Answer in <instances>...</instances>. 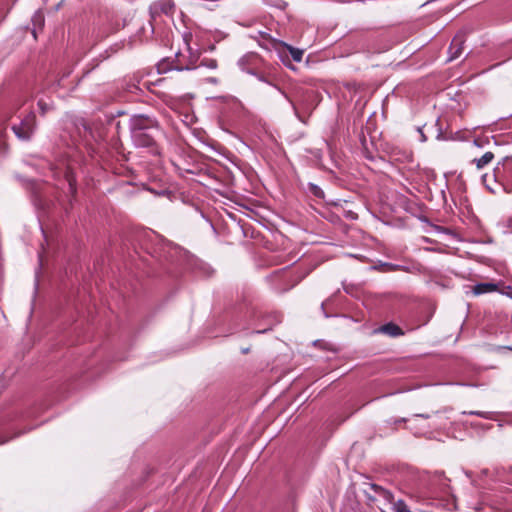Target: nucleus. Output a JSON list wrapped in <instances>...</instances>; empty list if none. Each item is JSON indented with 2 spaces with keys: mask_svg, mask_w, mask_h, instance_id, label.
Segmentation results:
<instances>
[{
  "mask_svg": "<svg viewBox=\"0 0 512 512\" xmlns=\"http://www.w3.org/2000/svg\"><path fill=\"white\" fill-rule=\"evenodd\" d=\"M419 416L423 417V418H428V415H424V414H420Z\"/></svg>",
  "mask_w": 512,
  "mask_h": 512,
  "instance_id": "obj_20",
  "label": "nucleus"
},
{
  "mask_svg": "<svg viewBox=\"0 0 512 512\" xmlns=\"http://www.w3.org/2000/svg\"><path fill=\"white\" fill-rule=\"evenodd\" d=\"M36 129V116L34 112L28 113L19 125H13L12 130L20 140H30Z\"/></svg>",
  "mask_w": 512,
  "mask_h": 512,
  "instance_id": "obj_2",
  "label": "nucleus"
},
{
  "mask_svg": "<svg viewBox=\"0 0 512 512\" xmlns=\"http://www.w3.org/2000/svg\"><path fill=\"white\" fill-rule=\"evenodd\" d=\"M508 289H509L510 291H509V292H506V294L512 298V288H511V287H508Z\"/></svg>",
  "mask_w": 512,
  "mask_h": 512,
  "instance_id": "obj_18",
  "label": "nucleus"
},
{
  "mask_svg": "<svg viewBox=\"0 0 512 512\" xmlns=\"http://www.w3.org/2000/svg\"><path fill=\"white\" fill-rule=\"evenodd\" d=\"M207 66L210 67V68H216V66H217L216 61L215 60H210L209 64H207Z\"/></svg>",
  "mask_w": 512,
  "mask_h": 512,
  "instance_id": "obj_15",
  "label": "nucleus"
},
{
  "mask_svg": "<svg viewBox=\"0 0 512 512\" xmlns=\"http://www.w3.org/2000/svg\"><path fill=\"white\" fill-rule=\"evenodd\" d=\"M157 69L159 73H165L170 70L171 67L169 66V62L167 60H163L157 64Z\"/></svg>",
  "mask_w": 512,
  "mask_h": 512,
  "instance_id": "obj_12",
  "label": "nucleus"
},
{
  "mask_svg": "<svg viewBox=\"0 0 512 512\" xmlns=\"http://www.w3.org/2000/svg\"><path fill=\"white\" fill-rule=\"evenodd\" d=\"M469 414H471V415H477V416H481V417H483V416H484V414H483L482 412H478V411H471V412H469Z\"/></svg>",
  "mask_w": 512,
  "mask_h": 512,
  "instance_id": "obj_16",
  "label": "nucleus"
},
{
  "mask_svg": "<svg viewBox=\"0 0 512 512\" xmlns=\"http://www.w3.org/2000/svg\"><path fill=\"white\" fill-rule=\"evenodd\" d=\"M2 133H3V130H0V136L2 135Z\"/></svg>",
  "mask_w": 512,
  "mask_h": 512,
  "instance_id": "obj_21",
  "label": "nucleus"
},
{
  "mask_svg": "<svg viewBox=\"0 0 512 512\" xmlns=\"http://www.w3.org/2000/svg\"><path fill=\"white\" fill-rule=\"evenodd\" d=\"M69 187H70V189H71V191H72V192H74V191H75V187H74V184H73V182H72V180H71V179H69Z\"/></svg>",
  "mask_w": 512,
  "mask_h": 512,
  "instance_id": "obj_17",
  "label": "nucleus"
},
{
  "mask_svg": "<svg viewBox=\"0 0 512 512\" xmlns=\"http://www.w3.org/2000/svg\"><path fill=\"white\" fill-rule=\"evenodd\" d=\"M157 127V122L144 115H135L130 119V131H152Z\"/></svg>",
  "mask_w": 512,
  "mask_h": 512,
  "instance_id": "obj_4",
  "label": "nucleus"
},
{
  "mask_svg": "<svg viewBox=\"0 0 512 512\" xmlns=\"http://www.w3.org/2000/svg\"><path fill=\"white\" fill-rule=\"evenodd\" d=\"M393 510L395 512H412L410 511L406 503L401 499L393 502Z\"/></svg>",
  "mask_w": 512,
  "mask_h": 512,
  "instance_id": "obj_11",
  "label": "nucleus"
},
{
  "mask_svg": "<svg viewBox=\"0 0 512 512\" xmlns=\"http://www.w3.org/2000/svg\"><path fill=\"white\" fill-rule=\"evenodd\" d=\"M488 183L491 185V186H495V182L493 181V179L489 180Z\"/></svg>",
  "mask_w": 512,
  "mask_h": 512,
  "instance_id": "obj_19",
  "label": "nucleus"
},
{
  "mask_svg": "<svg viewBox=\"0 0 512 512\" xmlns=\"http://www.w3.org/2000/svg\"><path fill=\"white\" fill-rule=\"evenodd\" d=\"M38 106L43 113H45L48 110V106L42 100L38 102Z\"/></svg>",
  "mask_w": 512,
  "mask_h": 512,
  "instance_id": "obj_14",
  "label": "nucleus"
},
{
  "mask_svg": "<svg viewBox=\"0 0 512 512\" xmlns=\"http://www.w3.org/2000/svg\"><path fill=\"white\" fill-rule=\"evenodd\" d=\"M482 180L486 188L494 194L500 191L511 193L512 158H506L502 163H498L493 173L483 175Z\"/></svg>",
  "mask_w": 512,
  "mask_h": 512,
  "instance_id": "obj_1",
  "label": "nucleus"
},
{
  "mask_svg": "<svg viewBox=\"0 0 512 512\" xmlns=\"http://www.w3.org/2000/svg\"><path fill=\"white\" fill-rule=\"evenodd\" d=\"M380 332L387 334L392 337L400 336L403 334V331L399 326L393 323H388L383 325L380 329Z\"/></svg>",
  "mask_w": 512,
  "mask_h": 512,
  "instance_id": "obj_9",
  "label": "nucleus"
},
{
  "mask_svg": "<svg viewBox=\"0 0 512 512\" xmlns=\"http://www.w3.org/2000/svg\"><path fill=\"white\" fill-rule=\"evenodd\" d=\"M494 159V154L492 152H486L480 158H475L472 160V163L475 164L478 170L483 169L487 165H489Z\"/></svg>",
  "mask_w": 512,
  "mask_h": 512,
  "instance_id": "obj_8",
  "label": "nucleus"
},
{
  "mask_svg": "<svg viewBox=\"0 0 512 512\" xmlns=\"http://www.w3.org/2000/svg\"><path fill=\"white\" fill-rule=\"evenodd\" d=\"M380 494L383 496L384 499H386L388 502H390L393 505V502H395L394 501V496H393V494L390 491L381 488L380 489Z\"/></svg>",
  "mask_w": 512,
  "mask_h": 512,
  "instance_id": "obj_13",
  "label": "nucleus"
},
{
  "mask_svg": "<svg viewBox=\"0 0 512 512\" xmlns=\"http://www.w3.org/2000/svg\"><path fill=\"white\" fill-rule=\"evenodd\" d=\"M184 42H185L186 50L189 53V55H188V57H186L183 54V52H178L176 54L177 64L174 67L176 70H190V69H193L194 65H195V63L197 61V58H198L197 52H193L192 51V49L190 48V46H189V44L187 42V38L186 37L184 38Z\"/></svg>",
  "mask_w": 512,
  "mask_h": 512,
  "instance_id": "obj_3",
  "label": "nucleus"
},
{
  "mask_svg": "<svg viewBox=\"0 0 512 512\" xmlns=\"http://www.w3.org/2000/svg\"><path fill=\"white\" fill-rule=\"evenodd\" d=\"M497 290V285L494 283H478L473 286L472 292L474 295H481L491 293Z\"/></svg>",
  "mask_w": 512,
  "mask_h": 512,
  "instance_id": "obj_7",
  "label": "nucleus"
},
{
  "mask_svg": "<svg viewBox=\"0 0 512 512\" xmlns=\"http://www.w3.org/2000/svg\"><path fill=\"white\" fill-rule=\"evenodd\" d=\"M134 144L138 147H151L154 144V136L151 131L131 132Z\"/></svg>",
  "mask_w": 512,
  "mask_h": 512,
  "instance_id": "obj_5",
  "label": "nucleus"
},
{
  "mask_svg": "<svg viewBox=\"0 0 512 512\" xmlns=\"http://www.w3.org/2000/svg\"><path fill=\"white\" fill-rule=\"evenodd\" d=\"M463 43H464V39H463L462 35H456L453 38V40L450 44V47H449V53H450L449 60L456 59L457 57H459L461 55L462 50H463Z\"/></svg>",
  "mask_w": 512,
  "mask_h": 512,
  "instance_id": "obj_6",
  "label": "nucleus"
},
{
  "mask_svg": "<svg viewBox=\"0 0 512 512\" xmlns=\"http://www.w3.org/2000/svg\"><path fill=\"white\" fill-rule=\"evenodd\" d=\"M285 47L289 50L291 57L296 62H301L303 58L304 51L298 48H294L290 45L285 44Z\"/></svg>",
  "mask_w": 512,
  "mask_h": 512,
  "instance_id": "obj_10",
  "label": "nucleus"
}]
</instances>
